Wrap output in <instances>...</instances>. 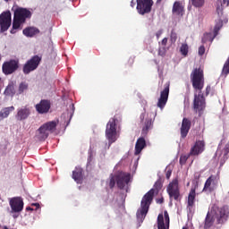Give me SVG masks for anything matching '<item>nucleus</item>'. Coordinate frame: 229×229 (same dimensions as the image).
<instances>
[{"label": "nucleus", "instance_id": "f257e3e1", "mask_svg": "<svg viewBox=\"0 0 229 229\" xmlns=\"http://www.w3.org/2000/svg\"><path fill=\"white\" fill-rule=\"evenodd\" d=\"M190 78L193 89L195 92H199V94L194 95L193 109L195 112H203L206 106L205 97L201 92L203 87H205V72L203 68L201 66L194 68L191 72Z\"/></svg>", "mask_w": 229, "mask_h": 229}, {"label": "nucleus", "instance_id": "f03ea898", "mask_svg": "<svg viewBox=\"0 0 229 229\" xmlns=\"http://www.w3.org/2000/svg\"><path fill=\"white\" fill-rule=\"evenodd\" d=\"M31 15V11L27 8L17 7L13 14V28L11 30L12 35H15V33L22 30V24H24L26 20L30 19Z\"/></svg>", "mask_w": 229, "mask_h": 229}, {"label": "nucleus", "instance_id": "7ed1b4c3", "mask_svg": "<svg viewBox=\"0 0 229 229\" xmlns=\"http://www.w3.org/2000/svg\"><path fill=\"white\" fill-rule=\"evenodd\" d=\"M153 198H155V189H151L143 196L140 202V208L136 213L138 221L142 223L146 219V216L149 212V207L153 203Z\"/></svg>", "mask_w": 229, "mask_h": 229}, {"label": "nucleus", "instance_id": "20e7f679", "mask_svg": "<svg viewBox=\"0 0 229 229\" xmlns=\"http://www.w3.org/2000/svg\"><path fill=\"white\" fill-rule=\"evenodd\" d=\"M58 120H54L43 123L38 129L36 135L38 140H46L49 137L50 133H55L56 131V126H58Z\"/></svg>", "mask_w": 229, "mask_h": 229}, {"label": "nucleus", "instance_id": "39448f33", "mask_svg": "<svg viewBox=\"0 0 229 229\" xmlns=\"http://www.w3.org/2000/svg\"><path fill=\"white\" fill-rule=\"evenodd\" d=\"M117 119L115 116L111 118L106 124V137L108 140V148L117 140Z\"/></svg>", "mask_w": 229, "mask_h": 229}, {"label": "nucleus", "instance_id": "423d86ee", "mask_svg": "<svg viewBox=\"0 0 229 229\" xmlns=\"http://www.w3.org/2000/svg\"><path fill=\"white\" fill-rule=\"evenodd\" d=\"M166 192L169 196L170 201H173V199L174 201H182V193H180L178 180L174 179L168 184Z\"/></svg>", "mask_w": 229, "mask_h": 229}, {"label": "nucleus", "instance_id": "0eeeda50", "mask_svg": "<svg viewBox=\"0 0 229 229\" xmlns=\"http://www.w3.org/2000/svg\"><path fill=\"white\" fill-rule=\"evenodd\" d=\"M40 62H42V57L38 55L32 56L24 64L22 68L23 73L30 74V72H33V71H36L38 65H40Z\"/></svg>", "mask_w": 229, "mask_h": 229}, {"label": "nucleus", "instance_id": "6e6552de", "mask_svg": "<svg viewBox=\"0 0 229 229\" xmlns=\"http://www.w3.org/2000/svg\"><path fill=\"white\" fill-rule=\"evenodd\" d=\"M136 9L140 15L151 13V8H153V0H136Z\"/></svg>", "mask_w": 229, "mask_h": 229}, {"label": "nucleus", "instance_id": "1a4fd4ad", "mask_svg": "<svg viewBox=\"0 0 229 229\" xmlns=\"http://www.w3.org/2000/svg\"><path fill=\"white\" fill-rule=\"evenodd\" d=\"M16 71H19V60L11 59L9 61H5L2 64V72L5 74V76H9L10 74H13Z\"/></svg>", "mask_w": 229, "mask_h": 229}, {"label": "nucleus", "instance_id": "9d476101", "mask_svg": "<svg viewBox=\"0 0 229 229\" xmlns=\"http://www.w3.org/2000/svg\"><path fill=\"white\" fill-rule=\"evenodd\" d=\"M12 26V13L10 11L4 12L0 14V33L8 31Z\"/></svg>", "mask_w": 229, "mask_h": 229}, {"label": "nucleus", "instance_id": "9b49d317", "mask_svg": "<svg viewBox=\"0 0 229 229\" xmlns=\"http://www.w3.org/2000/svg\"><path fill=\"white\" fill-rule=\"evenodd\" d=\"M130 180H131V174L130 173L120 172L116 174V185L120 191H124L126 187H128V183H130Z\"/></svg>", "mask_w": 229, "mask_h": 229}, {"label": "nucleus", "instance_id": "f8f14e48", "mask_svg": "<svg viewBox=\"0 0 229 229\" xmlns=\"http://www.w3.org/2000/svg\"><path fill=\"white\" fill-rule=\"evenodd\" d=\"M169 87H171V82L167 81L165 84L164 89L160 93V98L157 101V106L161 110H164L165 105H167V99H169Z\"/></svg>", "mask_w": 229, "mask_h": 229}, {"label": "nucleus", "instance_id": "ddd939ff", "mask_svg": "<svg viewBox=\"0 0 229 229\" xmlns=\"http://www.w3.org/2000/svg\"><path fill=\"white\" fill-rule=\"evenodd\" d=\"M218 183L219 175H210L204 184V192H213V191H216Z\"/></svg>", "mask_w": 229, "mask_h": 229}, {"label": "nucleus", "instance_id": "4468645a", "mask_svg": "<svg viewBox=\"0 0 229 229\" xmlns=\"http://www.w3.org/2000/svg\"><path fill=\"white\" fill-rule=\"evenodd\" d=\"M9 205L11 207L12 212H14V213L22 212L24 208V201L21 197L12 198L9 201Z\"/></svg>", "mask_w": 229, "mask_h": 229}, {"label": "nucleus", "instance_id": "2eb2a0df", "mask_svg": "<svg viewBox=\"0 0 229 229\" xmlns=\"http://www.w3.org/2000/svg\"><path fill=\"white\" fill-rule=\"evenodd\" d=\"M169 213L167 210L164 211V214L160 213L157 216V229H169Z\"/></svg>", "mask_w": 229, "mask_h": 229}, {"label": "nucleus", "instance_id": "dca6fc26", "mask_svg": "<svg viewBox=\"0 0 229 229\" xmlns=\"http://www.w3.org/2000/svg\"><path fill=\"white\" fill-rule=\"evenodd\" d=\"M35 109L38 114H49V110H51V101L47 99H42L38 104L35 106Z\"/></svg>", "mask_w": 229, "mask_h": 229}, {"label": "nucleus", "instance_id": "f3484780", "mask_svg": "<svg viewBox=\"0 0 229 229\" xmlns=\"http://www.w3.org/2000/svg\"><path fill=\"white\" fill-rule=\"evenodd\" d=\"M213 210H217L220 214L219 216V220H220V225H223L228 221L229 217V207L228 206H223L222 208H218L215 206L213 208Z\"/></svg>", "mask_w": 229, "mask_h": 229}, {"label": "nucleus", "instance_id": "a211bd4d", "mask_svg": "<svg viewBox=\"0 0 229 229\" xmlns=\"http://www.w3.org/2000/svg\"><path fill=\"white\" fill-rule=\"evenodd\" d=\"M205 151V141L204 140H197L193 147H191L190 150V155L192 157H198V155H201V153Z\"/></svg>", "mask_w": 229, "mask_h": 229}, {"label": "nucleus", "instance_id": "6ab92c4d", "mask_svg": "<svg viewBox=\"0 0 229 229\" xmlns=\"http://www.w3.org/2000/svg\"><path fill=\"white\" fill-rule=\"evenodd\" d=\"M191 126H192V122L188 118H183L181 126V138L185 139L187 135H189V131L191 130Z\"/></svg>", "mask_w": 229, "mask_h": 229}, {"label": "nucleus", "instance_id": "aec40b11", "mask_svg": "<svg viewBox=\"0 0 229 229\" xmlns=\"http://www.w3.org/2000/svg\"><path fill=\"white\" fill-rule=\"evenodd\" d=\"M31 114V111L29 107H21L17 110L15 114L16 121H26L28 117Z\"/></svg>", "mask_w": 229, "mask_h": 229}, {"label": "nucleus", "instance_id": "412c9836", "mask_svg": "<svg viewBox=\"0 0 229 229\" xmlns=\"http://www.w3.org/2000/svg\"><path fill=\"white\" fill-rule=\"evenodd\" d=\"M185 12V7L183 6V4L180 1H175L173 4L172 8V13L174 15H183V13Z\"/></svg>", "mask_w": 229, "mask_h": 229}, {"label": "nucleus", "instance_id": "4be33fe9", "mask_svg": "<svg viewBox=\"0 0 229 229\" xmlns=\"http://www.w3.org/2000/svg\"><path fill=\"white\" fill-rule=\"evenodd\" d=\"M218 21H216V25L214 28V33H215V37H217V35H219V31L221 30V28H223V22H225V24H226V22H228V19L223 17V15L218 14Z\"/></svg>", "mask_w": 229, "mask_h": 229}, {"label": "nucleus", "instance_id": "5701e85b", "mask_svg": "<svg viewBox=\"0 0 229 229\" xmlns=\"http://www.w3.org/2000/svg\"><path fill=\"white\" fill-rule=\"evenodd\" d=\"M196 201V188H191L188 195V205L187 208L191 211Z\"/></svg>", "mask_w": 229, "mask_h": 229}, {"label": "nucleus", "instance_id": "b1692460", "mask_svg": "<svg viewBox=\"0 0 229 229\" xmlns=\"http://www.w3.org/2000/svg\"><path fill=\"white\" fill-rule=\"evenodd\" d=\"M229 0H217L216 1V13L217 15H223V10L228 8Z\"/></svg>", "mask_w": 229, "mask_h": 229}, {"label": "nucleus", "instance_id": "393cba45", "mask_svg": "<svg viewBox=\"0 0 229 229\" xmlns=\"http://www.w3.org/2000/svg\"><path fill=\"white\" fill-rule=\"evenodd\" d=\"M146 147V140L144 138H139L135 144L134 155H140L142 149Z\"/></svg>", "mask_w": 229, "mask_h": 229}, {"label": "nucleus", "instance_id": "a878e982", "mask_svg": "<svg viewBox=\"0 0 229 229\" xmlns=\"http://www.w3.org/2000/svg\"><path fill=\"white\" fill-rule=\"evenodd\" d=\"M13 110H15V106H13L2 108L0 111V121L8 118V116L10 115V114H12V112H13Z\"/></svg>", "mask_w": 229, "mask_h": 229}, {"label": "nucleus", "instance_id": "bb28decb", "mask_svg": "<svg viewBox=\"0 0 229 229\" xmlns=\"http://www.w3.org/2000/svg\"><path fill=\"white\" fill-rule=\"evenodd\" d=\"M22 33L25 37H35V35L40 33V30L35 27H27L23 30Z\"/></svg>", "mask_w": 229, "mask_h": 229}, {"label": "nucleus", "instance_id": "cd10ccee", "mask_svg": "<svg viewBox=\"0 0 229 229\" xmlns=\"http://www.w3.org/2000/svg\"><path fill=\"white\" fill-rule=\"evenodd\" d=\"M4 95H5L7 98H13V96H15V86L13 85V82H10L6 86Z\"/></svg>", "mask_w": 229, "mask_h": 229}, {"label": "nucleus", "instance_id": "c85d7f7f", "mask_svg": "<svg viewBox=\"0 0 229 229\" xmlns=\"http://www.w3.org/2000/svg\"><path fill=\"white\" fill-rule=\"evenodd\" d=\"M72 178L77 182V183H80L83 179V169L76 167L72 172Z\"/></svg>", "mask_w": 229, "mask_h": 229}, {"label": "nucleus", "instance_id": "c756f323", "mask_svg": "<svg viewBox=\"0 0 229 229\" xmlns=\"http://www.w3.org/2000/svg\"><path fill=\"white\" fill-rule=\"evenodd\" d=\"M151 128H153V120L151 119L146 120L145 124L141 131L142 135H148V131H149Z\"/></svg>", "mask_w": 229, "mask_h": 229}, {"label": "nucleus", "instance_id": "7c9ffc66", "mask_svg": "<svg viewBox=\"0 0 229 229\" xmlns=\"http://www.w3.org/2000/svg\"><path fill=\"white\" fill-rule=\"evenodd\" d=\"M216 36H212V32H209V33H205L203 38H202V42L203 44H207V42H214V38H216Z\"/></svg>", "mask_w": 229, "mask_h": 229}, {"label": "nucleus", "instance_id": "2f4dec72", "mask_svg": "<svg viewBox=\"0 0 229 229\" xmlns=\"http://www.w3.org/2000/svg\"><path fill=\"white\" fill-rule=\"evenodd\" d=\"M29 85L27 82H21L19 87H18V96H21V94H24V92H26V90H28L29 89Z\"/></svg>", "mask_w": 229, "mask_h": 229}, {"label": "nucleus", "instance_id": "473e14b6", "mask_svg": "<svg viewBox=\"0 0 229 229\" xmlns=\"http://www.w3.org/2000/svg\"><path fill=\"white\" fill-rule=\"evenodd\" d=\"M214 225V217L210 216V213L207 214L206 219H205V227L210 228Z\"/></svg>", "mask_w": 229, "mask_h": 229}, {"label": "nucleus", "instance_id": "72a5a7b5", "mask_svg": "<svg viewBox=\"0 0 229 229\" xmlns=\"http://www.w3.org/2000/svg\"><path fill=\"white\" fill-rule=\"evenodd\" d=\"M229 74V59L225 61L222 69V76H228Z\"/></svg>", "mask_w": 229, "mask_h": 229}, {"label": "nucleus", "instance_id": "f704fd0d", "mask_svg": "<svg viewBox=\"0 0 229 229\" xmlns=\"http://www.w3.org/2000/svg\"><path fill=\"white\" fill-rule=\"evenodd\" d=\"M180 53L182 56H187V55H189V46L187 44H182L180 47Z\"/></svg>", "mask_w": 229, "mask_h": 229}, {"label": "nucleus", "instance_id": "c9c22d12", "mask_svg": "<svg viewBox=\"0 0 229 229\" xmlns=\"http://www.w3.org/2000/svg\"><path fill=\"white\" fill-rule=\"evenodd\" d=\"M191 157H192V155H191V153H189L187 155H182L179 159L181 165H185V164L187 163V160H189V158Z\"/></svg>", "mask_w": 229, "mask_h": 229}, {"label": "nucleus", "instance_id": "e433bc0d", "mask_svg": "<svg viewBox=\"0 0 229 229\" xmlns=\"http://www.w3.org/2000/svg\"><path fill=\"white\" fill-rule=\"evenodd\" d=\"M192 6H195V8H201L203 4H205V0H191Z\"/></svg>", "mask_w": 229, "mask_h": 229}, {"label": "nucleus", "instance_id": "4c0bfd02", "mask_svg": "<svg viewBox=\"0 0 229 229\" xmlns=\"http://www.w3.org/2000/svg\"><path fill=\"white\" fill-rule=\"evenodd\" d=\"M115 182H117V175L111 174L109 181V188L114 189L115 187Z\"/></svg>", "mask_w": 229, "mask_h": 229}, {"label": "nucleus", "instance_id": "58836bf2", "mask_svg": "<svg viewBox=\"0 0 229 229\" xmlns=\"http://www.w3.org/2000/svg\"><path fill=\"white\" fill-rule=\"evenodd\" d=\"M177 39H178V34H176L174 30H172L171 34H170V40H171V42L173 44H174V42H176Z\"/></svg>", "mask_w": 229, "mask_h": 229}, {"label": "nucleus", "instance_id": "ea45409f", "mask_svg": "<svg viewBox=\"0 0 229 229\" xmlns=\"http://www.w3.org/2000/svg\"><path fill=\"white\" fill-rule=\"evenodd\" d=\"M199 56H203L205 55V46H200L199 47Z\"/></svg>", "mask_w": 229, "mask_h": 229}, {"label": "nucleus", "instance_id": "a19ab883", "mask_svg": "<svg viewBox=\"0 0 229 229\" xmlns=\"http://www.w3.org/2000/svg\"><path fill=\"white\" fill-rule=\"evenodd\" d=\"M158 55L159 56H165V48H159Z\"/></svg>", "mask_w": 229, "mask_h": 229}, {"label": "nucleus", "instance_id": "79ce46f5", "mask_svg": "<svg viewBox=\"0 0 229 229\" xmlns=\"http://www.w3.org/2000/svg\"><path fill=\"white\" fill-rule=\"evenodd\" d=\"M212 90V87H210V85H208L206 87V96H208V94H210V91Z\"/></svg>", "mask_w": 229, "mask_h": 229}, {"label": "nucleus", "instance_id": "37998d69", "mask_svg": "<svg viewBox=\"0 0 229 229\" xmlns=\"http://www.w3.org/2000/svg\"><path fill=\"white\" fill-rule=\"evenodd\" d=\"M162 46H166L167 45V38H164L161 41Z\"/></svg>", "mask_w": 229, "mask_h": 229}, {"label": "nucleus", "instance_id": "c03bdc74", "mask_svg": "<svg viewBox=\"0 0 229 229\" xmlns=\"http://www.w3.org/2000/svg\"><path fill=\"white\" fill-rule=\"evenodd\" d=\"M157 203H158L159 205H162V203H164V197H161L160 199H157Z\"/></svg>", "mask_w": 229, "mask_h": 229}, {"label": "nucleus", "instance_id": "a18cd8bd", "mask_svg": "<svg viewBox=\"0 0 229 229\" xmlns=\"http://www.w3.org/2000/svg\"><path fill=\"white\" fill-rule=\"evenodd\" d=\"M166 178H167V180H169V178H171V171L166 172Z\"/></svg>", "mask_w": 229, "mask_h": 229}, {"label": "nucleus", "instance_id": "49530a36", "mask_svg": "<svg viewBox=\"0 0 229 229\" xmlns=\"http://www.w3.org/2000/svg\"><path fill=\"white\" fill-rule=\"evenodd\" d=\"M34 207H37V208H40V204L38 203H35V204H32Z\"/></svg>", "mask_w": 229, "mask_h": 229}, {"label": "nucleus", "instance_id": "de8ad7c7", "mask_svg": "<svg viewBox=\"0 0 229 229\" xmlns=\"http://www.w3.org/2000/svg\"><path fill=\"white\" fill-rule=\"evenodd\" d=\"M131 6L133 8V6H135V2H133V0L131 2Z\"/></svg>", "mask_w": 229, "mask_h": 229}, {"label": "nucleus", "instance_id": "09e8293b", "mask_svg": "<svg viewBox=\"0 0 229 229\" xmlns=\"http://www.w3.org/2000/svg\"><path fill=\"white\" fill-rule=\"evenodd\" d=\"M157 4H160V3H162V0H157Z\"/></svg>", "mask_w": 229, "mask_h": 229}, {"label": "nucleus", "instance_id": "8fccbe9b", "mask_svg": "<svg viewBox=\"0 0 229 229\" xmlns=\"http://www.w3.org/2000/svg\"><path fill=\"white\" fill-rule=\"evenodd\" d=\"M26 210H33V208L30 207H28V208H26Z\"/></svg>", "mask_w": 229, "mask_h": 229}, {"label": "nucleus", "instance_id": "3c124183", "mask_svg": "<svg viewBox=\"0 0 229 229\" xmlns=\"http://www.w3.org/2000/svg\"><path fill=\"white\" fill-rule=\"evenodd\" d=\"M140 119H142V120L144 119V114L140 115Z\"/></svg>", "mask_w": 229, "mask_h": 229}, {"label": "nucleus", "instance_id": "603ef678", "mask_svg": "<svg viewBox=\"0 0 229 229\" xmlns=\"http://www.w3.org/2000/svg\"><path fill=\"white\" fill-rule=\"evenodd\" d=\"M2 58H3V57H2V55H1V54H0V62H1Z\"/></svg>", "mask_w": 229, "mask_h": 229}, {"label": "nucleus", "instance_id": "864d4df0", "mask_svg": "<svg viewBox=\"0 0 229 229\" xmlns=\"http://www.w3.org/2000/svg\"><path fill=\"white\" fill-rule=\"evenodd\" d=\"M182 229H189V228H187L186 226H184V227H182Z\"/></svg>", "mask_w": 229, "mask_h": 229}, {"label": "nucleus", "instance_id": "5fc2aeb1", "mask_svg": "<svg viewBox=\"0 0 229 229\" xmlns=\"http://www.w3.org/2000/svg\"><path fill=\"white\" fill-rule=\"evenodd\" d=\"M72 108H74V104H72Z\"/></svg>", "mask_w": 229, "mask_h": 229}, {"label": "nucleus", "instance_id": "6e6d98bb", "mask_svg": "<svg viewBox=\"0 0 229 229\" xmlns=\"http://www.w3.org/2000/svg\"><path fill=\"white\" fill-rule=\"evenodd\" d=\"M6 3H8L10 0H4Z\"/></svg>", "mask_w": 229, "mask_h": 229}]
</instances>
